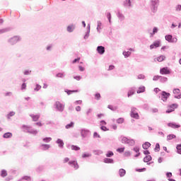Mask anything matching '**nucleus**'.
<instances>
[{
  "label": "nucleus",
  "mask_w": 181,
  "mask_h": 181,
  "mask_svg": "<svg viewBox=\"0 0 181 181\" xmlns=\"http://www.w3.org/2000/svg\"><path fill=\"white\" fill-rule=\"evenodd\" d=\"M30 117H31L33 121L36 122L37 121H39V119L40 118V115H30Z\"/></svg>",
  "instance_id": "obj_17"
},
{
  "label": "nucleus",
  "mask_w": 181,
  "mask_h": 181,
  "mask_svg": "<svg viewBox=\"0 0 181 181\" xmlns=\"http://www.w3.org/2000/svg\"><path fill=\"white\" fill-rule=\"evenodd\" d=\"M22 128L23 129V132H27V134H30L31 135L36 136L39 132V130L35 129L32 128V127L25 124H23Z\"/></svg>",
  "instance_id": "obj_1"
},
{
  "label": "nucleus",
  "mask_w": 181,
  "mask_h": 181,
  "mask_svg": "<svg viewBox=\"0 0 181 181\" xmlns=\"http://www.w3.org/2000/svg\"><path fill=\"white\" fill-rule=\"evenodd\" d=\"M151 146V143L146 141L143 145H142V148L143 149H145L146 151V149H148V148H150Z\"/></svg>",
  "instance_id": "obj_27"
},
{
  "label": "nucleus",
  "mask_w": 181,
  "mask_h": 181,
  "mask_svg": "<svg viewBox=\"0 0 181 181\" xmlns=\"http://www.w3.org/2000/svg\"><path fill=\"white\" fill-rule=\"evenodd\" d=\"M160 74H163V75L170 74V70L167 66L163 67L160 69Z\"/></svg>",
  "instance_id": "obj_11"
},
{
  "label": "nucleus",
  "mask_w": 181,
  "mask_h": 181,
  "mask_svg": "<svg viewBox=\"0 0 181 181\" xmlns=\"http://www.w3.org/2000/svg\"><path fill=\"white\" fill-rule=\"evenodd\" d=\"M121 139H122V144H127L128 141H129V139H128V137L122 136H120Z\"/></svg>",
  "instance_id": "obj_22"
},
{
  "label": "nucleus",
  "mask_w": 181,
  "mask_h": 181,
  "mask_svg": "<svg viewBox=\"0 0 181 181\" xmlns=\"http://www.w3.org/2000/svg\"><path fill=\"white\" fill-rule=\"evenodd\" d=\"M71 151H80V147H78V146L71 145Z\"/></svg>",
  "instance_id": "obj_44"
},
{
  "label": "nucleus",
  "mask_w": 181,
  "mask_h": 181,
  "mask_svg": "<svg viewBox=\"0 0 181 181\" xmlns=\"http://www.w3.org/2000/svg\"><path fill=\"white\" fill-rule=\"evenodd\" d=\"M178 105L176 103H173L172 105L168 106V110L165 111L166 114H170V112H173L176 108H177Z\"/></svg>",
  "instance_id": "obj_7"
},
{
  "label": "nucleus",
  "mask_w": 181,
  "mask_h": 181,
  "mask_svg": "<svg viewBox=\"0 0 181 181\" xmlns=\"http://www.w3.org/2000/svg\"><path fill=\"white\" fill-rule=\"evenodd\" d=\"M12 30V28H3L0 30V35H2L4 33H6L8 32H11Z\"/></svg>",
  "instance_id": "obj_20"
},
{
  "label": "nucleus",
  "mask_w": 181,
  "mask_h": 181,
  "mask_svg": "<svg viewBox=\"0 0 181 181\" xmlns=\"http://www.w3.org/2000/svg\"><path fill=\"white\" fill-rule=\"evenodd\" d=\"M105 156L107 158H112V156H114V152L111 151H108L107 152V153L105 154Z\"/></svg>",
  "instance_id": "obj_39"
},
{
  "label": "nucleus",
  "mask_w": 181,
  "mask_h": 181,
  "mask_svg": "<svg viewBox=\"0 0 181 181\" xmlns=\"http://www.w3.org/2000/svg\"><path fill=\"white\" fill-rule=\"evenodd\" d=\"M15 115V112L12 111L10 112L8 115H7V119H11V117H13Z\"/></svg>",
  "instance_id": "obj_49"
},
{
  "label": "nucleus",
  "mask_w": 181,
  "mask_h": 181,
  "mask_svg": "<svg viewBox=\"0 0 181 181\" xmlns=\"http://www.w3.org/2000/svg\"><path fill=\"white\" fill-rule=\"evenodd\" d=\"M169 97H170V93H168L165 90H163L161 93V100L163 101H168V98H169Z\"/></svg>",
  "instance_id": "obj_9"
},
{
  "label": "nucleus",
  "mask_w": 181,
  "mask_h": 181,
  "mask_svg": "<svg viewBox=\"0 0 181 181\" xmlns=\"http://www.w3.org/2000/svg\"><path fill=\"white\" fill-rule=\"evenodd\" d=\"M107 108L109 110H111V111H115V110H117L115 107H114V106H112V105H107Z\"/></svg>",
  "instance_id": "obj_57"
},
{
  "label": "nucleus",
  "mask_w": 181,
  "mask_h": 181,
  "mask_svg": "<svg viewBox=\"0 0 181 181\" xmlns=\"http://www.w3.org/2000/svg\"><path fill=\"white\" fill-rule=\"evenodd\" d=\"M176 139V135L175 134H169L167 136V141H172V139Z\"/></svg>",
  "instance_id": "obj_33"
},
{
  "label": "nucleus",
  "mask_w": 181,
  "mask_h": 181,
  "mask_svg": "<svg viewBox=\"0 0 181 181\" xmlns=\"http://www.w3.org/2000/svg\"><path fill=\"white\" fill-rule=\"evenodd\" d=\"M56 77H58L59 78H64V74H63V73H58V74H56Z\"/></svg>",
  "instance_id": "obj_51"
},
{
  "label": "nucleus",
  "mask_w": 181,
  "mask_h": 181,
  "mask_svg": "<svg viewBox=\"0 0 181 181\" xmlns=\"http://www.w3.org/2000/svg\"><path fill=\"white\" fill-rule=\"evenodd\" d=\"M137 78H138V80H144V78H145V75H144V74H139V75H138Z\"/></svg>",
  "instance_id": "obj_54"
},
{
  "label": "nucleus",
  "mask_w": 181,
  "mask_h": 181,
  "mask_svg": "<svg viewBox=\"0 0 181 181\" xmlns=\"http://www.w3.org/2000/svg\"><path fill=\"white\" fill-rule=\"evenodd\" d=\"M54 107L59 112H63V111H64V105L60 103V101H56L54 104Z\"/></svg>",
  "instance_id": "obj_4"
},
{
  "label": "nucleus",
  "mask_w": 181,
  "mask_h": 181,
  "mask_svg": "<svg viewBox=\"0 0 181 181\" xmlns=\"http://www.w3.org/2000/svg\"><path fill=\"white\" fill-rule=\"evenodd\" d=\"M127 145H129L130 146H134V145H135V140L129 139V141L127 142Z\"/></svg>",
  "instance_id": "obj_42"
},
{
  "label": "nucleus",
  "mask_w": 181,
  "mask_h": 181,
  "mask_svg": "<svg viewBox=\"0 0 181 181\" xmlns=\"http://www.w3.org/2000/svg\"><path fill=\"white\" fill-rule=\"evenodd\" d=\"M165 40L169 43H176L177 42V38L173 37L172 35H167L165 36Z\"/></svg>",
  "instance_id": "obj_6"
},
{
  "label": "nucleus",
  "mask_w": 181,
  "mask_h": 181,
  "mask_svg": "<svg viewBox=\"0 0 181 181\" xmlns=\"http://www.w3.org/2000/svg\"><path fill=\"white\" fill-rule=\"evenodd\" d=\"M122 54L124 56L125 59L129 57V56H131V52L129 51H124Z\"/></svg>",
  "instance_id": "obj_38"
},
{
  "label": "nucleus",
  "mask_w": 181,
  "mask_h": 181,
  "mask_svg": "<svg viewBox=\"0 0 181 181\" xmlns=\"http://www.w3.org/2000/svg\"><path fill=\"white\" fill-rule=\"evenodd\" d=\"M74 25H68L67 26V28H66V30L67 32H69V33H71L72 32H74Z\"/></svg>",
  "instance_id": "obj_28"
},
{
  "label": "nucleus",
  "mask_w": 181,
  "mask_h": 181,
  "mask_svg": "<svg viewBox=\"0 0 181 181\" xmlns=\"http://www.w3.org/2000/svg\"><path fill=\"white\" fill-rule=\"evenodd\" d=\"M124 121H125V119H124V117H120V118H118V119L116 120V122H117V124H124Z\"/></svg>",
  "instance_id": "obj_43"
},
{
  "label": "nucleus",
  "mask_w": 181,
  "mask_h": 181,
  "mask_svg": "<svg viewBox=\"0 0 181 181\" xmlns=\"http://www.w3.org/2000/svg\"><path fill=\"white\" fill-rule=\"evenodd\" d=\"M119 175L120 177H124V176H125V175H127V171L125 170V169L121 168L119 170Z\"/></svg>",
  "instance_id": "obj_19"
},
{
  "label": "nucleus",
  "mask_w": 181,
  "mask_h": 181,
  "mask_svg": "<svg viewBox=\"0 0 181 181\" xmlns=\"http://www.w3.org/2000/svg\"><path fill=\"white\" fill-rule=\"evenodd\" d=\"M160 83H166L168 81V78L165 76H160Z\"/></svg>",
  "instance_id": "obj_40"
},
{
  "label": "nucleus",
  "mask_w": 181,
  "mask_h": 181,
  "mask_svg": "<svg viewBox=\"0 0 181 181\" xmlns=\"http://www.w3.org/2000/svg\"><path fill=\"white\" fill-rule=\"evenodd\" d=\"M106 16H107V19L109 21V23L111 25V23H112V21H111V18H112L111 13L107 12Z\"/></svg>",
  "instance_id": "obj_50"
},
{
  "label": "nucleus",
  "mask_w": 181,
  "mask_h": 181,
  "mask_svg": "<svg viewBox=\"0 0 181 181\" xmlns=\"http://www.w3.org/2000/svg\"><path fill=\"white\" fill-rule=\"evenodd\" d=\"M176 149H177V153H179V155H181V144L177 145Z\"/></svg>",
  "instance_id": "obj_45"
},
{
  "label": "nucleus",
  "mask_w": 181,
  "mask_h": 181,
  "mask_svg": "<svg viewBox=\"0 0 181 181\" xmlns=\"http://www.w3.org/2000/svg\"><path fill=\"white\" fill-rule=\"evenodd\" d=\"M95 98L98 101L100 100V98H101V95L100 94V93H97L95 94Z\"/></svg>",
  "instance_id": "obj_52"
},
{
  "label": "nucleus",
  "mask_w": 181,
  "mask_h": 181,
  "mask_svg": "<svg viewBox=\"0 0 181 181\" xmlns=\"http://www.w3.org/2000/svg\"><path fill=\"white\" fill-rule=\"evenodd\" d=\"M146 170V168H136V172H145Z\"/></svg>",
  "instance_id": "obj_56"
},
{
  "label": "nucleus",
  "mask_w": 181,
  "mask_h": 181,
  "mask_svg": "<svg viewBox=\"0 0 181 181\" xmlns=\"http://www.w3.org/2000/svg\"><path fill=\"white\" fill-rule=\"evenodd\" d=\"M160 47V41L157 40L150 45V49L151 50H152V49H155L156 47Z\"/></svg>",
  "instance_id": "obj_13"
},
{
  "label": "nucleus",
  "mask_w": 181,
  "mask_h": 181,
  "mask_svg": "<svg viewBox=\"0 0 181 181\" xmlns=\"http://www.w3.org/2000/svg\"><path fill=\"white\" fill-rule=\"evenodd\" d=\"M117 152H119V153H122L124 152V151H125V148H117Z\"/></svg>",
  "instance_id": "obj_53"
},
{
  "label": "nucleus",
  "mask_w": 181,
  "mask_h": 181,
  "mask_svg": "<svg viewBox=\"0 0 181 181\" xmlns=\"http://www.w3.org/2000/svg\"><path fill=\"white\" fill-rule=\"evenodd\" d=\"M42 88V86L39 84L36 85V88L34 89L35 91H39V90H40Z\"/></svg>",
  "instance_id": "obj_62"
},
{
  "label": "nucleus",
  "mask_w": 181,
  "mask_h": 181,
  "mask_svg": "<svg viewBox=\"0 0 181 181\" xmlns=\"http://www.w3.org/2000/svg\"><path fill=\"white\" fill-rule=\"evenodd\" d=\"M96 50L99 54H104L105 53V47L102 45L98 46Z\"/></svg>",
  "instance_id": "obj_12"
},
{
  "label": "nucleus",
  "mask_w": 181,
  "mask_h": 181,
  "mask_svg": "<svg viewBox=\"0 0 181 181\" xmlns=\"http://www.w3.org/2000/svg\"><path fill=\"white\" fill-rule=\"evenodd\" d=\"M151 160H152V156H146L144 158V162L145 163H148V162H151Z\"/></svg>",
  "instance_id": "obj_26"
},
{
  "label": "nucleus",
  "mask_w": 181,
  "mask_h": 181,
  "mask_svg": "<svg viewBox=\"0 0 181 181\" xmlns=\"http://www.w3.org/2000/svg\"><path fill=\"white\" fill-rule=\"evenodd\" d=\"M43 142H45L46 144H49L50 141H52V137H45L42 139Z\"/></svg>",
  "instance_id": "obj_46"
},
{
  "label": "nucleus",
  "mask_w": 181,
  "mask_h": 181,
  "mask_svg": "<svg viewBox=\"0 0 181 181\" xmlns=\"http://www.w3.org/2000/svg\"><path fill=\"white\" fill-rule=\"evenodd\" d=\"M122 5L125 9H131L134 8V4H132V1H131V0H124Z\"/></svg>",
  "instance_id": "obj_5"
},
{
  "label": "nucleus",
  "mask_w": 181,
  "mask_h": 181,
  "mask_svg": "<svg viewBox=\"0 0 181 181\" xmlns=\"http://www.w3.org/2000/svg\"><path fill=\"white\" fill-rule=\"evenodd\" d=\"M1 177H6V176H8V172L6 171V170H1Z\"/></svg>",
  "instance_id": "obj_37"
},
{
  "label": "nucleus",
  "mask_w": 181,
  "mask_h": 181,
  "mask_svg": "<svg viewBox=\"0 0 181 181\" xmlns=\"http://www.w3.org/2000/svg\"><path fill=\"white\" fill-rule=\"evenodd\" d=\"M179 93H180V89L175 88L173 90V94H179Z\"/></svg>",
  "instance_id": "obj_64"
},
{
  "label": "nucleus",
  "mask_w": 181,
  "mask_h": 181,
  "mask_svg": "<svg viewBox=\"0 0 181 181\" xmlns=\"http://www.w3.org/2000/svg\"><path fill=\"white\" fill-rule=\"evenodd\" d=\"M87 29V32L83 37V39H85V40H87V39H88V37H90V24L88 25Z\"/></svg>",
  "instance_id": "obj_18"
},
{
  "label": "nucleus",
  "mask_w": 181,
  "mask_h": 181,
  "mask_svg": "<svg viewBox=\"0 0 181 181\" xmlns=\"http://www.w3.org/2000/svg\"><path fill=\"white\" fill-rule=\"evenodd\" d=\"M21 40H22V38L21 37V36L15 35L9 38L7 40V42L8 43V45H10V46H15L16 43H18V42H21Z\"/></svg>",
  "instance_id": "obj_3"
},
{
  "label": "nucleus",
  "mask_w": 181,
  "mask_h": 181,
  "mask_svg": "<svg viewBox=\"0 0 181 181\" xmlns=\"http://www.w3.org/2000/svg\"><path fill=\"white\" fill-rule=\"evenodd\" d=\"M137 94H141V93H145V86H140L136 90Z\"/></svg>",
  "instance_id": "obj_31"
},
{
  "label": "nucleus",
  "mask_w": 181,
  "mask_h": 181,
  "mask_svg": "<svg viewBox=\"0 0 181 181\" xmlns=\"http://www.w3.org/2000/svg\"><path fill=\"white\" fill-rule=\"evenodd\" d=\"M118 19L120 21V22H122V21L125 20V16L121 13V11H117L116 13Z\"/></svg>",
  "instance_id": "obj_14"
},
{
  "label": "nucleus",
  "mask_w": 181,
  "mask_h": 181,
  "mask_svg": "<svg viewBox=\"0 0 181 181\" xmlns=\"http://www.w3.org/2000/svg\"><path fill=\"white\" fill-rule=\"evenodd\" d=\"M159 4H160L159 0L150 1V8L153 13H156V12H158V8L159 7Z\"/></svg>",
  "instance_id": "obj_2"
},
{
  "label": "nucleus",
  "mask_w": 181,
  "mask_h": 181,
  "mask_svg": "<svg viewBox=\"0 0 181 181\" xmlns=\"http://www.w3.org/2000/svg\"><path fill=\"white\" fill-rule=\"evenodd\" d=\"M30 73H32V71L25 70L23 73L24 76H30Z\"/></svg>",
  "instance_id": "obj_60"
},
{
  "label": "nucleus",
  "mask_w": 181,
  "mask_h": 181,
  "mask_svg": "<svg viewBox=\"0 0 181 181\" xmlns=\"http://www.w3.org/2000/svg\"><path fill=\"white\" fill-rule=\"evenodd\" d=\"M66 129H70L74 128V122H71L70 124H68L65 126Z\"/></svg>",
  "instance_id": "obj_29"
},
{
  "label": "nucleus",
  "mask_w": 181,
  "mask_h": 181,
  "mask_svg": "<svg viewBox=\"0 0 181 181\" xmlns=\"http://www.w3.org/2000/svg\"><path fill=\"white\" fill-rule=\"evenodd\" d=\"M21 179L22 180H27V181L32 180V178L30 177V176H28V175L23 176Z\"/></svg>",
  "instance_id": "obj_48"
},
{
  "label": "nucleus",
  "mask_w": 181,
  "mask_h": 181,
  "mask_svg": "<svg viewBox=\"0 0 181 181\" xmlns=\"http://www.w3.org/2000/svg\"><path fill=\"white\" fill-rule=\"evenodd\" d=\"M158 30H159V29L158 28V27H154L153 28V32L150 33L151 37L153 36V35H155L156 33H158Z\"/></svg>",
  "instance_id": "obj_36"
},
{
  "label": "nucleus",
  "mask_w": 181,
  "mask_h": 181,
  "mask_svg": "<svg viewBox=\"0 0 181 181\" xmlns=\"http://www.w3.org/2000/svg\"><path fill=\"white\" fill-rule=\"evenodd\" d=\"M155 152H159L160 151V145H159V143H157L156 144V147L154 148Z\"/></svg>",
  "instance_id": "obj_47"
},
{
  "label": "nucleus",
  "mask_w": 181,
  "mask_h": 181,
  "mask_svg": "<svg viewBox=\"0 0 181 181\" xmlns=\"http://www.w3.org/2000/svg\"><path fill=\"white\" fill-rule=\"evenodd\" d=\"M35 170L37 173H40V172H43V170H45V165H39L38 167H37Z\"/></svg>",
  "instance_id": "obj_23"
},
{
  "label": "nucleus",
  "mask_w": 181,
  "mask_h": 181,
  "mask_svg": "<svg viewBox=\"0 0 181 181\" xmlns=\"http://www.w3.org/2000/svg\"><path fill=\"white\" fill-rule=\"evenodd\" d=\"M130 116L134 119H139V114L138 113H130Z\"/></svg>",
  "instance_id": "obj_32"
},
{
  "label": "nucleus",
  "mask_w": 181,
  "mask_h": 181,
  "mask_svg": "<svg viewBox=\"0 0 181 181\" xmlns=\"http://www.w3.org/2000/svg\"><path fill=\"white\" fill-rule=\"evenodd\" d=\"M13 180V176L12 175H9L8 177H7L5 180L6 181H10V180Z\"/></svg>",
  "instance_id": "obj_63"
},
{
  "label": "nucleus",
  "mask_w": 181,
  "mask_h": 181,
  "mask_svg": "<svg viewBox=\"0 0 181 181\" xmlns=\"http://www.w3.org/2000/svg\"><path fill=\"white\" fill-rule=\"evenodd\" d=\"M93 138H101V136H100L97 132H95L93 133Z\"/></svg>",
  "instance_id": "obj_59"
},
{
  "label": "nucleus",
  "mask_w": 181,
  "mask_h": 181,
  "mask_svg": "<svg viewBox=\"0 0 181 181\" xmlns=\"http://www.w3.org/2000/svg\"><path fill=\"white\" fill-rule=\"evenodd\" d=\"M64 92L66 93V94L68 95H71V94H73V93H78V90H69V89H65Z\"/></svg>",
  "instance_id": "obj_24"
},
{
  "label": "nucleus",
  "mask_w": 181,
  "mask_h": 181,
  "mask_svg": "<svg viewBox=\"0 0 181 181\" xmlns=\"http://www.w3.org/2000/svg\"><path fill=\"white\" fill-rule=\"evenodd\" d=\"M69 165L74 168L75 170H77L80 166L78 165V163L76 160H70L69 161Z\"/></svg>",
  "instance_id": "obj_10"
},
{
  "label": "nucleus",
  "mask_w": 181,
  "mask_h": 181,
  "mask_svg": "<svg viewBox=\"0 0 181 181\" xmlns=\"http://www.w3.org/2000/svg\"><path fill=\"white\" fill-rule=\"evenodd\" d=\"M13 134L11 132H6L3 135V138L8 139L9 138H12Z\"/></svg>",
  "instance_id": "obj_25"
},
{
  "label": "nucleus",
  "mask_w": 181,
  "mask_h": 181,
  "mask_svg": "<svg viewBox=\"0 0 181 181\" xmlns=\"http://www.w3.org/2000/svg\"><path fill=\"white\" fill-rule=\"evenodd\" d=\"M104 163H114V159L108 158H105L103 159Z\"/></svg>",
  "instance_id": "obj_21"
},
{
  "label": "nucleus",
  "mask_w": 181,
  "mask_h": 181,
  "mask_svg": "<svg viewBox=\"0 0 181 181\" xmlns=\"http://www.w3.org/2000/svg\"><path fill=\"white\" fill-rule=\"evenodd\" d=\"M91 156V153H83V155H82V158H90Z\"/></svg>",
  "instance_id": "obj_55"
},
{
  "label": "nucleus",
  "mask_w": 181,
  "mask_h": 181,
  "mask_svg": "<svg viewBox=\"0 0 181 181\" xmlns=\"http://www.w3.org/2000/svg\"><path fill=\"white\" fill-rule=\"evenodd\" d=\"M165 59H166V57H165L164 55H160L157 57V61H158L160 62H163V60H165Z\"/></svg>",
  "instance_id": "obj_41"
},
{
  "label": "nucleus",
  "mask_w": 181,
  "mask_h": 181,
  "mask_svg": "<svg viewBox=\"0 0 181 181\" xmlns=\"http://www.w3.org/2000/svg\"><path fill=\"white\" fill-rule=\"evenodd\" d=\"M56 144L59 145V148H60L61 149H63V148H64V141H63L62 139H58L56 141Z\"/></svg>",
  "instance_id": "obj_16"
},
{
  "label": "nucleus",
  "mask_w": 181,
  "mask_h": 181,
  "mask_svg": "<svg viewBox=\"0 0 181 181\" xmlns=\"http://www.w3.org/2000/svg\"><path fill=\"white\" fill-rule=\"evenodd\" d=\"M97 31L98 32V33H100L101 31H100V30L101 29V26H103V23H101V21H97Z\"/></svg>",
  "instance_id": "obj_30"
},
{
  "label": "nucleus",
  "mask_w": 181,
  "mask_h": 181,
  "mask_svg": "<svg viewBox=\"0 0 181 181\" xmlns=\"http://www.w3.org/2000/svg\"><path fill=\"white\" fill-rule=\"evenodd\" d=\"M40 147L42 148V151H47L50 148V146L49 144H42Z\"/></svg>",
  "instance_id": "obj_34"
},
{
  "label": "nucleus",
  "mask_w": 181,
  "mask_h": 181,
  "mask_svg": "<svg viewBox=\"0 0 181 181\" xmlns=\"http://www.w3.org/2000/svg\"><path fill=\"white\" fill-rule=\"evenodd\" d=\"M135 94V90L132 88L127 93V97H131V95H134Z\"/></svg>",
  "instance_id": "obj_35"
},
{
  "label": "nucleus",
  "mask_w": 181,
  "mask_h": 181,
  "mask_svg": "<svg viewBox=\"0 0 181 181\" xmlns=\"http://www.w3.org/2000/svg\"><path fill=\"white\" fill-rule=\"evenodd\" d=\"M81 136H82L83 139L88 138V136H90V130L87 129H81Z\"/></svg>",
  "instance_id": "obj_8"
},
{
  "label": "nucleus",
  "mask_w": 181,
  "mask_h": 181,
  "mask_svg": "<svg viewBox=\"0 0 181 181\" xmlns=\"http://www.w3.org/2000/svg\"><path fill=\"white\" fill-rule=\"evenodd\" d=\"M168 127L173 128L174 129H177V128H180V124H176L175 122H170L168 124Z\"/></svg>",
  "instance_id": "obj_15"
},
{
  "label": "nucleus",
  "mask_w": 181,
  "mask_h": 181,
  "mask_svg": "<svg viewBox=\"0 0 181 181\" xmlns=\"http://www.w3.org/2000/svg\"><path fill=\"white\" fill-rule=\"evenodd\" d=\"M175 11H177V12H180L181 11V5L178 4L176 7H175Z\"/></svg>",
  "instance_id": "obj_61"
},
{
  "label": "nucleus",
  "mask_w": 181,
  "mask_h": 181,
  "mask_svg": "<svg viewBox=\"0 0 181 181\" xmlns=\"http://www.w3.org/2000/svg\"><path fill=\"white\" fill-rule=\"evenodd\" d=\"M100 129H101L102 131H104V132L110 131V129L107 128V127H105V126H101V127H100Z\"/></svg>",
  "instance_id": "obj_58"
}]
</instances>
